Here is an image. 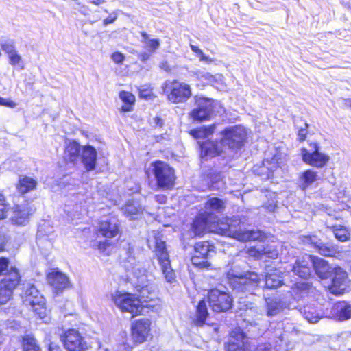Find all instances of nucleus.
<instances>
[{
  "label": "nucleus",
  "instance_id": "nucleus-1",
  "mask_svg": "<svg viewBox=\"0 0 351 351\" xmlns=\"http://www.w3.org/2000/svg\"><path fill=\"white\" fill-rule=\"evenodd\" d=\"M133 275L132 283L136 291L139 293L138 300L141 306L143 303L152 301V296L155 295L156 286L152 282V276L147 274L145 269L139 263L132 267Z\"/></svg>",
  "mask_w": 351,
  "mask_h": 351
},
{
  "label": "nucleus",
  "instance_id": "nucleus-2",
  "mask_svg": "<svg viewBox=\"0 0 351 351\" xmlns=\"http://www.w3.org/2000/svg\"><path fill=\"white\" fill-rule=\"evenodd\" d=\"M210 230L211 232L232 237L241 241L257 240L262 236V233L258 230H237L236 227L232 222L230 223L228 219L223 221L217 217L213 219Z\"/></svg>",
  "mask_w": 351,
  "mask_h": 351
},
{
  "label": "nucleus",
  "instance_id": "nucleus-3",
  "mask_svg": "<svg viewBox=\"0 0 351 351\" xmlns=\"http://www.w3.org/2000/svg\"><path fill=\"white\" fill-rule=\"evenodd\" d=\"M147 244L150 248H154L155 255L161 266V269L166 280L169 282H172L175 280L176 275L171 269L165 243L161 239L160 233L153 232L152 235L149 236L147 239Z\"/></svg>",
  "mask_w": 351,
  "mask_h": 351
},
{
  "label": "nucleus",
  "instance_id": "nucleus-4",
  "mask_svg": "<svg viewBox=\"0 0 351 351\" xmlns=\"http://www.w3.org/2000/svg\"><path fill=\"white\" fill-rule=\"evenodd\" d=\"M151 168V171L156 180V182L152 186L154 190L169 189L173 187L176 176L172 167L164 162L158 160L152 163Z\"/></svg>",
  "mask_w": 351,
  "mask_h": 351
},
{
  "label": "nucleus",
  "instance_id": "nucleus-5",
  "mask_svg": "<svg viewBox=\"0 0 351 351\" xmlns=\"http://www.w3.org/2000/svg\"><path fill=\"white\" fill-rule=\"evenodd\" d=\"M162 88L168 101L172 104L185 103L192 95L190 85L178 80L166 81Z\"/></svg>",
  "mask_w": 351,
  "mask_h": 351
},
{
  "label": "nucleus",
  "instance_id": "nucleus-6",
  "mask_svg": "<svg viewBox=\"0 0 351 351\" xmlns=\"http://www.w3.org/2000/svg\"><path fill=\"white\" fill-rule=\"evenodd\" d=\"M227 351H270V344H261L257 347L252 346L248 338L240 328L234 329L226 347Z\"/></svg>",
  "mask_w": 351,
  "mask_h": 351
},
{
  "label": "nucleus",
  "instance_id": "nucleus-7",
  "mask_svg": "<svg viewBox=\"0 0 351 351\" xmlns=\"http://www.w3.org/2000/svg\"><path fill=\"white\" fill-rule=\"evenodd\" d=\"M23 303L29 306L40 319L45 317L47 309L44 298L32 285H29L23 295Z\"/></svg>",
  "mask_w": 351,
  "mask_h": 351
},
{
  "label": "nucleus",
  "instance_id": "nucleus-8",
  "mask_svg": "<svg viewBox=\"0 0 351 351\" xmlns=\"http://www.w3.org/2000/svg\"><path fill=\"white\" fill-rule=\"evenodd\" d=\"M112 299L116 306L133 316L138 315L143 309L140 300L134 295L117 291L112 295Z\"/></svg>",
  "mask_w": 351,
  "mask_h": 351
},
{
  "label": "nucleus",
  "instance_id": "nucleus-9",
  "mask_svg": "<svg viewBox=\"0 0 351 351\" xmlns=\"http://www.w3.org/2000/svg\"><path fill=\"white\" fill-rule=\"evenodd\" d=\"M246 134L245 128L241 125L228 128L222 132L221 145L224 149H239L243 144Z\"/></svg>",
  "mask_w": 351,
  "mask_h": 351
},
{
  "label": "nucleus",
  "instance_id": "nucleus-10",
  "mask_svg": "<svg viewBox=\"0 0 351 351\" xmlns=\"http://www.w3.org/2000/svg\"><path fill=\"white\" fill-rule=\"evenodd\" d=\"M21 276L16 268H12L10 273L0 282V304H6L11 298L13 291L19 285Z\"/></svg>",
  "mask_w": 351,
  "mask_h": 351
},
{
  "label": "nucleus",
  "instance_id": "nucleus-11",
  "mask_svg": "<svg viewBox=\"0 0 351 351\" xmlns=\"http://www.w3.org/2000/svg\"><path fill=\"white\" fill-rule=\"evenodd\" d=\"M208 299L210 308L215 312H223L232 306V298L229 293L217 289L208 292Z\"/></svg>",
  "mask_w": 351,
  "mask_h": 351
},
{
  "label": "nucleus",
  "instance_id": "nucleus-12",
  "mask_svg": "<svg viewBox=\"0 0 351 351\" xmlns=\"http://www.w3.org/2000/svg\"><path fill=\"white\" fill-rule=\"evenodd\" d=\"M214 249L215 247L207 241L196 243L194 246L195 253L191 258L192 264L202 268H208L210 264L207 258L214 252Z\"/></svg>",
  "mask_w": 351,
  "mask_h": 351
},
{
  "label": "nucleus",
  "instance_id": "nucleus-13",
  "mask_svg": "<svg viewBox=\"0 0 351 351\" xmlns=\"http://www.w3.org/2000/svg\"><path fill=\"white\" fill-rule=\"evenodd\" d=\"M64 346L67 351H85L88 345L79 332L70 329L65 332L62 337Z\"/></svg>",
  "mask_w": 351,
  "mask_h": 351
},
{
  "label": "nucleus",
  "instance_id": "nucleus-14",
  "mask_svg": "<svg viewBox=\"0 0 351 351\" xmlns=\"http://www.w3.org/2000/svg\"><path fill=\"white\" fill-rule=\"evenodd\" d=\"M150 326L151 322L147 318L134 321L131 325V335L133 341L137 343L146 341L151 335Z\"/></svg>",
  "mask_w": 351,
  "mask_h": 351
},
{
  "label": "nucleus",
  "instance_id": "nucleus-15",
  "mask_svg": "<svg viewBox=\"0 0 351 351\" xmlns=\"http://www.w3.org/2000/svg\"><path fill=\"white\" fill-rule=\"evenodd\" d=\"M314 149L309 151L306 148L301 150L302 160L306 164L322 168L324 167L329 160V156L319 151V147L317 144H313Z\"/></svg>",
  "mask_w": 351,
  "mask_h": 351
},
{
  "label": "nucleus",
  "instance_id": "nucleus-16",
  "mask_svg": "<svg viewBox=\"0 0 351 351\" xmlns=\"http://www.w3.org/2000/svg\"><path fill=\"white\" fill-rule=\"evenodd\" d=\"M331 273L333 277L330 291L335 295H341L349 286L347 273L339 267L332 268Z\"/></svg>",
  "mask_w": 351,
  "mask_h": 351
},
{
  "label": "nucleus",
  "instance_id": "nucleus-17",
  "mask_svg": "<svg viewBox=\"0 0 351 351\" xmlns=\"http://www.w3.org/2000/svg\"><path fill=\"white\" fill-rule=\"evenodd\" d=\"M260 282L259 276L254 272H247L243 276H236L234 287L242 291L252 293Z\"/></svg>",
  "mask_w": 351,
  "mask_h": 351
},
{
  "label": "nucleus",
  "instance_id": "nucleus-18",
  "mask_svg": "<svg viewBox=\"0 0 351 351\" xmlns=\"http://www.w3.org/2000/svg\"><path fill=\"white\" fill-rule=\"evenodd\" d=\"M213 103L210 99L199 97L196 99L197 107L193 109L190 115L196 121H203L208 120L213 112Z\"/></svg>",
  "mask_w": 351,
  "mask_h": 351
},
{
  "label": "nucleus",
  "instance_id": "nucleus-19",
  "mask_svg": "<svg viewBox=\"0 0 351 351\" xmlns=\"http://www.w3.org/2000/svg\"><path fill=\"white\" fill-rule=\"evenodd\" d=\"M304 242L314 246L317 249L321 255L325 256H335L341 252L338 247L332 245L323 244L315 236L305 237Z\"/></svg>",
  "mask_w": 351,
  "mask_h": 351
},
{
  "label": "nucleus",
  "instance_id": "nucleus-20",
  "mask_svg": "<svg viewBox=\"0 0 351 351\" xmlns=\"http://www.w3.org/2000/svg\"><path fill=\"white\" fill-rule=\"evenodd\" d=\"M47 281L56 292L62 291L69 286L68 277L60 271H52L47 275Z\"/></svg>",
  "mask_w": 351,
  "mask_h": 351
},
{
  "label": "nucleus",
  "instance_id": "nucleus-21",
  "mask_svg": "<svg viewBox=\"0 0 351 351\" xmlns=\"http://www.w3.org/2000/svg\"><path fill=\"white\" fill-rule=\"evenodd\" d=\"M34 212V209L28 204L17 206L12 210L11 220L16 224H24L27 221L29 216Z\"/></svg>",
  "mask_w": 351,
  "mask_h": 351
},
{
  "label": "nucleus",
  "instance_id": "nucleus-22",
  "mask_svg": "<svg viewBox=\"0 0 351 351\" xmlns=\"http://www.w3.org/2000/svg\"><path fill=\"white\" fill-rule=\"evenodd\" d=\"M119 229L115 219H106L99 223L98 232L106 238H112L117 235Z\"/></svg>",
  "mask_w": 351,
  "mask_h": 351
},
{
  "label": "nucleus",
  "instance_id": "nucleus-23",
  "mask_svg": "<svg viewBox=\"0 0 351 351\" xmlns=\"http://www.w3.org/2000/svg\"><path fill=\"white\" fill-rule=\"evenodd\" d=\"M212 221V216H207L204 213L197 216L193 223V230L195 234L200 235L205 231L211 232L210 227H211Z\"/></svg>",
  "mask_w": 351,
  "mask_h": 351
},
{
  "label": "nucleus",
  "instance_id": "nucleus-24",
  "mask_svg": "<svg viewBox=\"0 0 351 351\" xmlns=\"http://www.w3.org/2000/svg\"><path fill=\"white\" fill-rule=\"evenodd\" d=\"M224 147L220 143L206 141L201 145V157L212 158L223 152Z\"/></svg>",
  "mask_w": 351,
  "mask_h": 351
},
{
  "label": "nucleus",
  "instance_id": "nucleus-25",
  "mask_svg": "<svg viewBox=\"0 0 351 351\" xmlns=\"http://www.w3.org/2000/svg\"><path fill=\"white\" fill-rule=\"evenodd\" d=\"M124 215L131 219L138 218L143 213V208L137 201H128L123 207Z\"/></svg>",
  "mask_w": 351,
  "mask_h": 351
},
{
  "label": "nucleus",
  "instance_id": "nucleus-26",
  "mask_svg": "<svg viewBox=\"0 0 351 351\" xmlns=\"http://www.w3.org/2000/svg\"><path fill=\"white\" fill-rule=\"evenodd\" d=\"M82 162L88 171L93 170L95 167L97 152L91 146L84 147L83 149Z\"/></svg>",
  "mask_w": 351,
  "mask_h": 351
},
{
  "label": "nucleus",
  "instance_id": "nucleus-27",
  "mask_svg": "<svg viewBox=\"0 0 351 351\" xmlns=\"http://www.w3.org/2000/svg\"><path fill=\"white\" fill-rule=\"evenodd\" d=\"M249 256L261 258L262 256L266 255L269 258H275L278 256V252L276 250H270L268 247H265L261 245L254 247H251L247 250Z\"/></svg>",
  "mask_w": 351,
  "mask_h": 351
},
{
  "label": "nucleus",
  "instance_id": "nucleus-28",
  "mask_svg": "<svg viewBox=\"0 0 351 351\" xmlns=\"http://www.w3.org/2000/svg\"><path fill=\"white\" fill-rule=\"evenodd\" d=\"M224 207V202L221 199L217 197L210 198L205 204L204 214L207 216H212V219H215L217 217L213 213H221L223 210Z\"/></svg>",
  "mask_w": 351,
  "mask_h": 351
},
{
  "label": "nucleus",
  "instance_id": "nucleus-29",
  "mask_svg": "<svg viewBox=\"0 0 351 351\" xmlns=\"http://www.w3.org/2000/svg\"><path fill=\"white\" fill-rule=\"evenodd\" d=\"M282 273L280 269H274L265 276V287L269 289L279 287L283 281Z\"/></svg>",
  "mask_w": 351,
  "mask_h": 351
},
{
  "label": "nucleus",
  "instance_id": "nucleus-30",
  "mask_svg": "<svg viewBox=\"0 0 351 351\" xmlns=\"http://www.w3.org/2000/svg\"><path fill=\"white\" fill-rule=\"evenodd\" d=\"M37 182L31 177L24 176L21 178L17 184V189L21 194L28 193L36 189Z\"/></svg>",
  "mask_w": 351,
  "mask_h": 351
},
{
  "label": "nucleus",
  "instance_id": "nucleus-31",
  "mask_svg": "<svg viewBox=\"0 0 351 351\" xmlns=\"http://www.w3.org/2000/svg\"><path fill=\"white\" fill-rule=\"evenodd\" d=\"M313 264L316 274L322 279L327 278L328 274L331 273L332 269L324 260L321 258L313 260Z\"/></svg>",
  "mask_w": 351,
  "mask_h": 351
},
{
  "label": "nucleus",
  "instance_id": "nucleus-32",
  "mask_svg": "<svg viewBox=\"0 0 351 351\" xmlns=\"http://www.w3.org/2000/svg\"><path fill=\"white\" fill-rule=\"evenodd\" d=\"M267 315L275 316L284 308V304L280 300L274 298H266Z\"/></svg>",
  "mask_w": 351,
  "mask_h": 351
},
{
  "label": "nucleus",
  "instance_id": "nucleus-33",
  "mask_svg": "<svg viewBox=\"0 0 351 351\" xmlns=\"http://www.w3.org/2000/svg\"><path fill=\"white\" fill-rule=\"evenodd\" d=\"M143 47L150 53H154L160 47V41L158 38H152L146 32H141Z\"/></svg>",
  "mask_w": 351,
  "mask_h": 351
},
{
  "label": "nucleus",
  "instance_id": "nucleus-34",
  "mask_svg": "<svg viewBox=\"0 0 351 351\" xmlns=\"http://www.w3.org/2000/svg\"><path fill=\"white\" fill-rule=\"evenodd\" d=\"M80 151V145L77 142H70L65 149V160L71 162H75L78 158Z\"/></svg>",
  "mask_w": 351,
  "mask_h": 351
},
{
  "label": "nucleus",
  "instance_id": "nucleus-35",
  "mask_svg": "<svg viewBox=\"0 0 351 351\" xmlns=\"http://www.w3.org/2000/svg\"><path fill=\"white\" fill-rule=\"evenodd\" d=\"M317 173L313 170L308 169L304 171L300 177L302 189L305 190L308 186L315 182L317 180Z\"/></svg>",
  "mask_w": 351,
  "mask_h": 351
},
{
  "label": "nucleus",
  "instance_id": "nucleus-36",
  "mask_svg": "<svg viewBox=\"0 0 351 351\" xmlns=\"http://www.w3.org/2000/svg\"><path fill=\"white\" fill-rule=\"evenodd\" d=\"M335 310L339 320L343 321L351 317V305L344 302L337 304Z\"/></svg>",
  "mask_w": 351,
  "mask_h": 351
},
{
  "label": "nucleus",
  "instance_id": "nucleus-37",
  "mask_svg": "<svg viewBox=\"0 0 351 351\" xmlns=\"http://www.w3.org/2000/svg\"><path fill=\"white\" fill-rule=\"evenodd\" d=\"M119 98L124 103L121 110L123 112H130L133 110L135 102V97L130 92L121 91L119 93Z\"/></svg>",
  "mask_w": 351,
  "mask_h": 351
},
{
  "label": "nucleus",
  "instance_id": "nucleus-38",
  "mask_svg": "<svg viewBox=\"0 0 351 351\" xmlns=\"http://www.w3.org/2000/svg\"><path fill=\"white\" fill-rule=\"evenodd\" d=\"M208 315L206 302L204 300H201L197 307L196 324L199 325L204 324Z\"/></svg>",
  "mask_w": 351,
  "mask_h": 351
},
{
  "label": "nucleus",
  "instance_id": "nucleus-39",
  "mask_svg": "<svg viewBox=\"0 0 351 351\" xmlns=\"http://www.w3.org/2000/svg\"><path fill=\"white\" fill-rule=\"evenodd\" d=\"M215 130V125L209 127H202L191 131V134L195 138H206L212 134Z\"/></svg>",
  "mask_w": 351,
  "mask_h": 351
},
{
  "label": "nucleus",
  "instance_id": "nucleus-40",
  "mask_svg": "<svg viewBox=\"0 0 351 351\" xmlns=\"http://www.w3.org/2000/svg\"><path fill=\"white\" fill-rule=\"evenodd\" d=\"M332 229L335 238L339 241L343 242L349 239L350 233L345 227L335 226H332Z\"/></svg>",
  "mask_w": 351,
  "mask_h": 351
},
{
  "label": "nucleus",
  "instance_id": "nucleus-41",
  "mask_svg": "<svg viewBox=\"0 0 351 351\" xmlns=\"http://www.w3.org/2000/svg\"><path fill=\"white\" fill-rule=\"evenodd\" d=\"M191 51L195 53L199 61L206 64H210L215 61V59L206 56L202 49L193 45H190Z\"/></svg>",
  "mask_w": 351,
  "mask_h": 351
},
{
  "label": "nucleus",
  "instance_id": "nucleus-42",
  "mask_svg": "<svg viewBox=\"0 0 351 351\" xmlns=\"http://www.w3.org/2000/svg\"><path fill=\"white\" fill-rule=\"evenodd\" d=\"M292 271L302 278H306L311 274L310 267L300 263H295L293 267Z\"/></svg>",
  "mask_w": 351,
  "mask_h": 351
},
{
  "label": "nucleus",
  "instance_id": "nucleus-43",
  "mask_svg": "<svg viewBox=\"0 0 351 351\" xmlns=\"http://www.w3.org/2000/svg\"><path fill=\"white\" fill-rule=\"evenodd\" d=\"M9 64L14 67H19L21 69H24V64L21 56L17 51L8 56Z\"/></svg>",
  "mask_w": 351,
  "mask_h": 351
},
{
  "label": "nucleus",
  "instance_id": "nucleus-44",
  "mask_svg": "<svg viewBox=\"0 0 351 351\" xmlns=\"http://www.w3.org/2000/svg\"><path fill=\"white\" fill-rule=\"evenodd\" d=\"M22 345L23 350H32L39 347L36 339L30 335H27L23 337Z\"/></svg>",
  "mask_w": 351,
  "mask_h": 351
},
{
  "label": "nucleus",
  "instance_id": "nucleus-45",
  "mask_svg": "<svg viewBox=\"0 0 351 351\" xmlns=\"http://www.w3.org/2000/svg\"><path fill=\"white\" fill-rule=\"evenodd\" d=\"M1 49L8 56L10 53L17 51L14 40H3L0 43Z\"/></svg>",
  "mask_w": 351,
  "mask_h": 351
},
{
  "label": "nucleus",
  "instance_id": "nucleus-46",
  "mask_svg": "<svg viewBox=\"0 0 351 351\" xmlns=\"http://www.w3.org/2000/svg\"><path fill=\"white\" fill-rule=\"evenodd\" d=\"M10 261L8 258L1 257L0 258V276L5 275L6 276L10 271L12 268L15 267L9 266Z\"/></svg>",
  "mask_w": 351,
  "mask_h": 351
},
{
  "label": "nucleus",
  "instance_id": "nucleus-47",
  "mask_svg": "<svg viewBox=\"0 0 351 351\" xmlns=\"http://www.w3.org/2000/svg\"><path fill=\"white\" fill-rule=\"evenodd\" d=\"M304 317L310 323H316L319 319V315L315 312H311L309 307L304 308Z\"/></svg>",
  "mask_w": 351,
  "mask_h": 351
},
{
  "label": "nucleus",
  "instance_id": "nucleus-48",
  "mask_svg": "<svg viewBox=\"0 0 351 351\" xmlns=\"http://www.w3.org/2000/svg\"><path fill=\"white\" fill-rule=\"evenodd\" d=\"M263 164L271 171H274L279 166L278 157L276 155L271 159V160L265 159L263 160Z\"/></svg>",
  "mask_w": 351,
  "mask_h": 351
},
{
  "label": "nucleus",
  "instance_id": "nucleus-49",
  "mask_svg": "<svg viewBox=\"0 0 351 351\" xmlns=\"http://www.w3.org/2000/svg\"><path fill=\"white\" fill-rule=\"evenodd\" d=\"M8 212V205L5 204L4 197L0 193V219L5 217Z\"/></svg>",
  "mask_w": 351,
  "mask_h": 351
},
{
  "label": "nucleus",
  "instance_id": "nucleus-50",
  "mask_svg": "<svg viewBox=\"0 0 351 351\" xmlns=\"http://www.w3.org/2000/svg\"><path fill=\"white\" fill-rule=\"evenodd\" d=\"M308 125L306 123H304V126H302L298 130V139L300 141H303L305 140L306 135L308 134Z\"/></svg>",
  "mask_w": 351,
  "mask_h": 351
},
{
  "label": "nucleus",
  "instance_id": "nucleus-51",
  "mask_svg": "<svg viewBox=\"0 0 351 351\" xmlns=\"http://www.w3.org/2000/svg\"><path fill=\"white\" fill-rule=\"evenodd\" d=\"M111 59L116 64H121L125 60V56L121 52H114L111 55Z\"/></svg>",
  "mask_w": 351,
  "mask_h": 351
},
{
  "label": "nucleus",
  "instance_id": "nucleus-52",
  "mask_svg": "<svg viewBox=\"0 0 351 351\" xmlns=\"http://www.w3.org/2000/svg\"><path fill=\"white\" fill-rule=\"evenodd\" d=\"M0 105L5 106L10 108L16 106V104L12 100L4 99L0 97Z\"/></svg>",
  "mask_w": 351,
  "mask_h": 351
},
{
  "label": "nucleus",
  "instance_id": "nucleus-53",
  "mask_svg": "<svg viewBox=\"0 0 351 351\" xmlns=\"http://www.w3.org/2000/svg\"><path fill=\"white\" fill-rule=\"evenodd\" d=\"M117 18V14L116 12H113L110 14L106 19L104 20V25H108V24L112 23L115 21Z\"/></svg>",
  "mask_w": 351,
  "mask_h": 351
},
{
  "label": "nucleus",
  "instance_id": "nucleus-54",
  "mask_svg": "<svg viewBox=\"0 0 351 351\" xmlns=\"http://www.w3.org/2000/svg\"><path fill=\"white\" fill-rule=\"evenodd\" d=\"M204 76L209 82H213L214 80H222L223 79L222 75H216L215 76H213L208 73H206Z\"/></svg>",
  "mask_w": 351,
  "mask_h": 351
},
{
  "label": "nucleus",
  "instance_id": "nucleus-55",
  "mask_svg": "<svg viewBox=\"0 0 351 351\" xmlns=\"http://www.w3.org/2000/svg\"><path fill=\"white\" fill-rule=\"evenodd\" d=\"M152 123L154 127L161 128L163 125V121L160 117L153 118Z\"/></svg>",
  "mask_w": 351,
  "mask_h": 351
},
{
  "label": "nucleus",
  "instance_id": "nucleus-56",
  "mask_svg": "<svg viewBox=\"0 0 351 351\" xmlns=\"http://www.w3.org/2000/svg\"><path fill=\"white\" fill-rule=\"evenodd\" d=\"M37 239H38V245H41L43 244V243L44 242V241L46 239L44 237H43V228L40 227L38 232V234H37Z\"/></svg>",
  "mask_w": 351,
  "mask_h": 351
},
{
  "label": "nucleus",
  "instance_id": "nucleus-57",
  "mask_svg": "<svg viewBox=\"0 0 351 351\" xmlns=\"http://www.w3.org/2000/svg\"><path fill=\"white\" fill-rule=\"evenodd\" d=\"M138 57L141 61L145 62L149 58L150 54L149 52H142L138 54Z\"/></svg>",
  "mask_w": 351,
  "mask_h": 351
},
{
  "label": "nucleus",
  "instance_id": "nucleus-58",
  "mask_svg": "<svg viewBox=\"0 0 351 351\" xmlns=\"http://www.w3.org/2000/svg\"><path fill=\"white\" fill-rule=\"evenodd\" d=\"M49 351H62V350L59 346L51 343L49 347Z\"/></svg>",
  "mask_w": 351,
  "mask_h": 351
},
{
  "label": "nucleus",
  "instance_id": "nucleus-59",
  "mask_svg": "<svg viewBox=\"0 0 351 351\" xmlns=\"http://www.w3.org/2000/svg\"><path fill=\"white\" fill-rule=\"evenodd\" d=\"M108 246H109V243L108 242H99L98 247L99 250L104 252Z\"/></svg>",
  "mask_w": 351,
  "mask_h": 351
},
{
  "label": "nucleus",
  "instance_id": "nucleus-60",
  "mask_svg": "<svg viewBox=\"0 0 351 351\" xmlns=\"http://www.w3.org/2000/svg\"><path fill=\"white\" fill-rule=\"evenodd\" d=\"M5 243V237L3 235H0V252L3 250Z\"/></svg>",
  "mask_w": 351,
  "mask_h": 351
},
{
  "label": "nucleus",
  "instance_id": "nucleus-61",
  "mask_svg": "<svg viewBox=\"0 0 351 351\" xmlns=\"http://www.w3.org/2000/svg\"><path fill=\"white\" fill-rule=\"evenodd\" d=\"M150 96V93L146 90H142L140 91V97L147 99Z\"/></svg>",
  "mask_w": 351,
  "mask_h": 351
},
{
  "label": "nucleus",
  "instance_id": "nucleus-62",
  "mask_svg": "<svg viewBox=\"0 0 351 351\" xmlns=\"http://www.w3.org/2000/svg\"><path fill=\"white\" fill-rule=\"evenodd\" d=\"M343 105L346 108H349L351 109V99H343Z\"/></svg>",
  "mask_w": 351,
  "mask_h": 351
},
{
  "label": "nucleus",
  "instance_id": "nucleus-63",
  "mask_svg": "<svg viewBox=\"0 0 351 351\" xmlns=\"http://www.w3.org/2000/svg\"><path fill=\"white\" fill-rule=\"evenodd\" d=\"M105 0H90V3L95 4L96 5H99L104 3Z\"/></svg>",
  "mask_w": 351,
  "mask_h": 351
},
{
  "label": "nucleus",
  "instance_id": "nucleus-64",
  "mask_svg": "<svg viewBox=\"0 0 351 351\" xmlns=\"http://www.w3.org/2000/svg\"><path fill=\"white\" fill-rule=\"evenodd\" d=\"M23 351H40V348L38 347V348H36L32 349V350H30V349L23 350Z\"/></svg>",
  "mask_w": 351,
  "mask_h": 351
}]
</instances>
